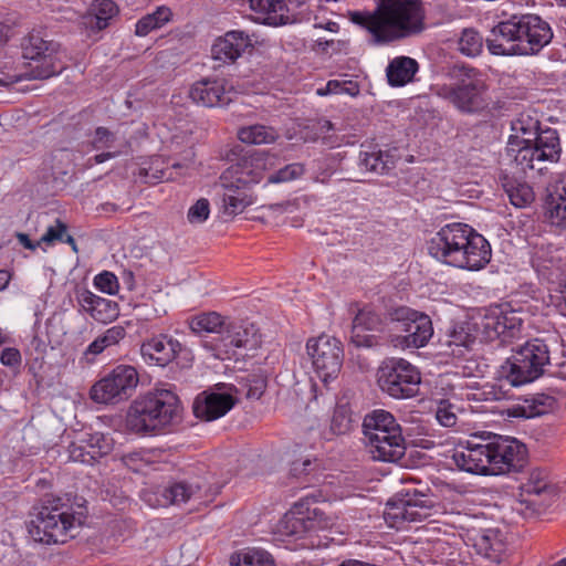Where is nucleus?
<instances>
[{"label": "nucleus", "instance_id": "18", "mask_svg": "<svg viewBox=\"0 0 566 566\" xmlns=\"http://www.w3.org/2000/svg\"><path fill=\"white\" fill-rule=\"evenodd\" d=\"M260 343L258 329L252 323L228 318L222 335L213 338L212 349L234 355L238 348H255Z\"/></svg>", "mask_w": 566, "mask_h": 566}, {"label": "nucleus", "instance_id": "62", "mask_svg": "<svg viewBox=\"0 0 566 566\" xmlns=\"http://www.w3.org/2000/svg\"><path fill=\"white\" fill-rule=\"evenodd\" d=\"M343 91L340 82L336 80H331L327 82L326 86L324 88H318L317 94L318 95H327V94H338Z\"/></svg>", "mask_w": 566, "mask_h": 566}, {"label": "nucleus", "instance_id": "56", "mask_svg": "<svg viewBox=\"0 0 566 566\" xmlns=\"http://www.w3.org/2000/svg\"><path fill=\"white\" fill-rule=\"evenodd\" d=\"M116 140V136L114 133H112L106 127H97L95 129L93 139H92V146L96 150L101 149H109L114 146Z\"/></svg>", "mask_w": 566, "mask_h": 566}, {"label": "nucleus", "instance_id": "45", "mask_svg": "<svg viewBox=\"0 0 566 566\" xmlns=\"http://www.w3.org/2000/svg\"><path fill=\"white\" fill-rule=\"evenodd\" d=\"M57 48L53 42L43 40L39 34L31 33L22 42L23 59L32 61Z\"/></svg>", "mask_w": 566, "mask_h": 566}, {"label": "nucleus", "instance_id": "6", "mask_svg": "<svg viewBox=\"0 0 566 566\" xmlns=\"http://www.w3.org/2000/svg\"><path fill=\"white\" fill-rule=\"evenodd\" d=\"M559 337L534 338L512 349V355L502 364L500 374L512 386H522L542 377L546 368L555 365L552 347L558 346Z\"/></svg>", "mask_w": 566, "mask_h": 566}, {"label": "nucleus", "instance_id": "52", "mask_svg": "<svg viewBox=\"0 0 566 566\" xmlns=\"http://www.w3.org/2000/svg\"><path fill=\"white\" fill-rule=\"evenodd\" d=\"M315 169V180L326 182L329 177L337 170L338 160L331 156H325L313 161Z\"/></svg>", "mask_w": 566, "mask_h": 566}, {"label": "nucleus", "instance_id": "42", "mask_svg": "<svg viewBox=\"0 0 566 566\" xmlns=\"http://www.w3.org/2000/svg\"><path fill=\"white\" fill-rule=\"evenodd\" d=\"M486 40L483 39L481 33L473 29H463L458 39V51L469 57H475L483 51Z\"/></svg>", "mask_w": 566, "mask_h": 566}, {"label": "nucleus", "instance_id": "9", "mask_svg": "<svg viewBox=\"0 0 566 566\" xmlns=\"http://www.w3.org/2000/svg\"><path fill=\"white\" fill-rule=\"evenodd\" d=\"M461 78L450 84H437L433 86L436 95L451 103L463 113H476L484 108L485 91L484 82L478 77V71L473 67L459 69Z\"/></svg>", "mask_w": 566, "mask_h": 566}, {"label": "nucleus", "instance_id": "21", "mask_svg": "<svg viewBox=\"0 0 566 566\" xmlns=\"http://www.w3.org/2000/svg\"><path fill=\"white\" fill-rule=\"evenodd\" d=\"M491 450L489 443H471L460 446L453 451L452 460L454 464L462 471L491 475Z\"/></svg>", "mask_w": 566, "mask_h": 566}, {"label": "nucleus", "instance_id": "47", "mask_svg": "<svg viewBox=\"0 0 566 566\" xmlns=\"http://www.w3.org/2000/svg\"><path fill=\"white\" fill-rule=\"evenodd\" d=\"M523 489L528 494L542 495L551 493L553 485L549 482L548 474L545 470L535 468L530 471L528 479L524 483Z\"/></svg>", "mask_w": 566, "mask_h": 566}, {"label": "nucleus", "instance_id": "20", "mask_svg": "<svg viewBox=\"0 0 566 566\" xmlns=\"http://www.w3.org/2000/svg\"><path fill=\"white\" fill-rule=\"evenodd\" d=\"M190 352L172 336L160 334L146 339L140 345V355L144 361L150 366L165 367L178 355Z\"/></svg>", "mask_w": 566, "mask_h": 566}, {"label": "nucleus", "instance_id": "23", "mask_svg": "<svg viewBox=\"0 0 566 566\" xmlns=\"http://www.w3.org/2000/svg\"><path fill=\"white\" fill-rule=\"evenodd\" d=\"M252 46V39L248 33L231 30L214 41L211 46V56L221 64H231Z\"/></svg>", "mask_w": 566, "mask_h": 566}, {"label": "nucleus", "instance_id": "55", "mask_svg": "<svg viewBox=\"0 0 566 566\" xmlns=\"http://www.w3.org/2000/svg\"><path fill=\"white\" fill-rule=\"evenodd\" d=\"M94 286L109 295H115L119 289L117 276L108 271H103L94 277Z\"/></svg>", "mask_w": 566, "mask_h": 566}, {"label": "nucleus", "instance_id": "60", "mask_svg": "<svg viewBox=\"0 0 566 566\" xmlns=\"http://www.w3.org/2000/svg\"><path fill=\"white\" fill-rule=\"evenodd\" d=\"M66 230V224L57 219L54 226L46 229L45 233L41 237L40 242L52 244L54 241H63Z\"/></svg>", "mask_w": 566, "mask_h": 566}, {"label": "nucleus", "instance_id": "3", "mask_svg": "<svg viewBox=\"0 0 566 566\" xmlns=\"http://www.w3.org/2000/svg\"><path fill=\"white\" fill-rule=\"evenodd\" d=\"M513 134L509 138L506 151L513 158L521 171L536 169L542 171V163L558 161L560 157V143L556 129L542 128L539 120L522 113L511 125Z\"/></svg>", "mask_w": 566, "mask_h": 566}, {"label": "nucleus", "instance_id": "22", "mask_svg": "<svg viewBox=\"0 0 566 566\" xmlns=\"http://www.w3.org/2000/svg\"><path fill=\"white\" fill-rule=\"evenodd\" d=\"M232 88L223 78L197 81L189 91L190 98L206 107L223 106L232 101Z\"/></svg>", "mask_w": 566, "mask_h": 566}, {"label": "nucleus", "instance_id": "36", "mask_svg": "<svg viewBox=\"0 0 566 566\" xmlns=\"http://www.w3.org/2000/svg\"><path fill=\"white\" fill-rule=\"evenodd\" d=\"M118 14V7L113 0H95L90 9L87 24L92 29L103 30Z\"/></svg>", "mask_w": 566, "mask_h": 566}, {"label": "nucleus", "instance_id": "24", "mask_svg": "<svg viewBox=\"0 0 566 566\" xmlns=\"http://www.w3.org/2000/svg\"><path fill=\"white\" fill-rule=\"evenodd\" d=\"M235 405L232 395L227 392L199 394L192 405L193 415L205 421H213L228 413Z\"/></svg>", "mask_w": 566, "mask_h": 566}, {"label": "nucleus", "instance_id": "34", "mask_svg": "<svg viewBox=\"0 0 566 566\" xmlns=\"http://www.w3.org/2000/svg\"><path fill=\"white\" fill-rule=\"evenodd\" d=\"M228 318L222 317L217 312H207L195 315L188 319L189 328L197 335L214 334L216 337L222 335Z\"/></svg>", "mask_w": 566, "mask_h": 566}, {"label": "nucleus", "instance_id": "8", "mask_svg": "<svg viewBox=\"0 0 566 566\" xmlns=\"http://www.w3.org/2000/svg\"><path fill=\"white\" fill-rule=\"evenodd\" d=\"M365 444L371 458L382 462H399L406 452L401 426L387 410L376 409L363 420Z\"/></svg>", "mask_w": 566, "mask_h": 566}, {"label": "nucleus", "instance_id": "32", "mask_svg": "<svg viewBox=\"0 0 566 566\" xmlns=\"http://www.w3.org/2000/svg\"><path fill=\"white\" fill-rule=\"evenodd\" d=\"M545 203L552 223L560 226L566 221V175L548 189Z\"/></svg>", "mask_w": 566, "mask_h": 566}, {"label": "nucleus", "instance_id": "1", "mask_svg": "<svg viewBox=\"0 0 566 566\" xmlns=\"http://www.w3.org/2000/svg\"><path fill=\"white\" fill-rule=\"evenodd\" d=\"M352 21L367 29L375 44H388L424 29L421 0H378L373 11H356Z\"/></svg>", "mask_w": 566, "mask_h": 566}, {"label": "nucleus", "instance_id": "16", "mask_svg": "<svg viewBox=\"0 0 566 566\" xmlns=\"http://www.w3.org/2000/svg\"><path fill=\"white\" fill-rule=\"evenodd\" d=\"M478 326L483 340L505 345L520 336L522 318L514 311L504 312L496 307L489 311Z\"/></svg>", "mask_w": 566, "mask_h": 566}, {"label": "nucleus", "instance_id": "51", "mask_svg": "<svg viewBox=\"0 0 566 566\" xmlns=\"http://www.w3.org/2000/svg\"><path fill=\"white\" fill-rule=\"evenodd\" d=\"M315 469V464L310 459L295 460L291 464L290 474L296 479L301 484L310 485L312 482V473Z\"/></svg>", "mask_w": 566, "mask_h": 566}, {"label": "nucleus", "instance_id": "46", "mask_svg": "<svg viewBox=\"0 0 566 566\" xmlns=\"http://www.w3.org/2000/svg\"><path fill=\"white\" fill-rule=\"evenodd\" d=\"M357 329L382 331L384 319L373 307L360 308L353 319V332Z\"/></svg>", "mask_w": 566, "mask_h": 566}, {"label": "nucleus", "instance_id": "13", "mask_svg": "<svg viewBox=\"0 0 566 566\" xmlns=\"http://www.w3.org/2000/svg\"><path fill=\"white\" fill-rule=\"evenodd\" d=\"M306 350L312 359L315 373L324 384L337 378L344 359L340 340L322 334L307 340Z\"/></svg>", "mask_w": 566, "mask_h": 566}, {"label": "nucleus", "instance_id": "53", "mask_svg": "<svg viewBox=\"0 0 566 566\" xmlns=\"http://www.w3.org/2000/svg\"><path fill=\"white\" fill-rule=\"evenodd\" d=\"M352 428V417L348 409L345 406L335 408L332 421L331 430L335 434H345Z\"/></svg>", "mask_w": 566, "mask_h": 566}, {"label": "nucleus", "instance_id": "7", "mask_svg": "<svg viewBox=\"0 0 566 566\" xmlns=\"http://www.w3.org/2000/svg\"><path fill=\"white\" fill-rule=\"evenodd\" d=\"M82 517L71 513V506L60 497L46 499L30 515L27 524L30 537L42 544H63L75 537L74 531L82 525Z\"/></svg>", "mask_w": 566, "mask_h": 566}, {"label": "nucleus", "instance_id": "38", "mask_svg": "<svg viewBox=\"0 0 566 566\" xmlns=\"http://www.w3.org/2000/svg\"><path fill=\"white\" fill-rule=\"evenodd\" d=\"M185 165L175 163L171 167L165 166L160 157H155L150 160L148 167L139 169V176L145 179V182L155 184L158 181H167L174 179L171 169H185Z\"/></svg>", "mask_w": 566, "mask_h": 566}, {"label": "nucleus", "instance_id": "5", "mask_svg": "<svg viewBox=\"0 0 566 566\" xmlns=\"http://www.w3.org/2000/svg\"><path fill=\"white\" fill-rule=\"evenodd\" d=\"M178 396L168 389H156L138 397L127 413V428L137 434H156L181 421Z\"/></svg>", "mask_w": 566, "mask_h": 566}, {"label": "nucleus", "instance_id": "15", "mask_svg": "<svg viewBox=\"0 0 566 566\" xmlns=\"http://www.w3.org/2000/svg\"><path fill=\"white\" fill-rule=\"evenodd\" d=\"M434 505L424 494L415 492L389 501L384 512L390 527L402 528L405 523L422 522L433 514Z\"/></svg>", "mask_w": 566, "mask_h": 566}, {"label": "nucleus", "instance_id": "29", "mask_svg": "<svg viewBox=\"0 0 566 566\" xmlns=\"http://www.w3.org/2000/svg\"><path fill=\"white\" fill-rule=\"evenodd\" d=\"M78 303L96 322L106 324L118 316V304L114 301L101 297L91 291H83L78 295Z\"/></svg>", "mask_w": 566, "mask_h": 566}, {"label": "nucleus", "instance_id": "44", "mask_svg": "<svg viewBox=\"0 0 566 566\" xmlns=\"http://www.w3.org/2000/svg\"><path fill=\"white\" fill-rule=\"evenodd\" d=\"M448 337L447 344L451 348L450 354L457 357L464 356L475 342V337L463 326L454 327Z\"/></svg>", "mask_w": 566, "mask_h": 566}, {"label": "nucleus", "instance_id": "35", "mask_svg": "<svg viewBox=\"0 0 566 566\" xmlns=\"http://www.w3.org/2000/svg\"><path fill=\"white\" fill-rule=\"evenodd\" d=\"M229 168H238V172H242V182L235 180L234 186L238 190L234 191V196L239 195H253L251 192V186L259 184L264 178V170L260 165H254L252 159H243Z\"/></svg>", "mask_w": 566, "mask_h": 566}, {"label": "nucleus", "instance_id": "31", "mask_svg": "<svg viewBox=\"0 0 566 566\" xmlns=\"http://www.w3.org/2000/svg\"><path fill=\"white\" fill-rule=\"evenodd\" d=\"M556 400L546 394H535L524 398L509 409V416L514 418H535L554 409Z\"/></svg>", "mask_w": 566, "mask_h": 566}, {"label": "nucleus", "instance_id": "2", "mask_svg": "<svg viewBox=\"0 0 566 566\" xmlns=\"http://www.w3.org/2000/svg\"><path fill=\"white\" fill-rule=\"evenodd\" d=\"M428 252L444 264L469 271L483 269L492 256L489 241L462 222L443 226L429 240Z\"/></svg>", "mask_w": 566, "mask_h": 566}, {"label": "nucleus", "instance_id": "19", "mask_svg": "<svg viewBox=\"0 0 566 566\" xmlns=\"http://www.w3.org/2000/svg\"><path fill=\"white\" fill-rule=\"evenodd\" d=\"M64 64L60 59L59 49L55 48L39 59L29 62L25 72H9L4 77H0V85H11L24 80H45L60 74L64 70Z\"/></svg>", "mask_w": 566, "mask_h": 566}, {"label": "nucleus", "instance_id": "10", "mask_svg": "<svg viewBox=\"0 0 566 566\" xmlns=\"http://www.w3.org/2000/svg\"><path fill=\"white\" fill-rule=\"evenodd\" d=\"M387 316L391 323L397 324V329L402 333L391 339L396 348L424 347L433 335L432 321L422 312L408 306H397L389 308Z\"/></svg>", "mask_w": 566, "mask_h": 566}, {"label": "nucleus", "instance_id": "11", "mask_svg": "<svg viewBox=\"0 0 566 566\" xmlns=\"http://www.w3.org/2000/svg\"><path fill=\"white\" fill-rule=\"evenodd\" d=\"M380 389L396 399L416 396L421 382L420 371L403 358H389L378 369Z\"/></svg>", "mask_w": 566, "mask_h": 566}, {"label": "nucleus", "instance_id": "33", "mask_svg": "<svg viewBox=\"0 0 566 566\" xmlns=\"http://www.w3.org/2000/svg\"><path fill=\"white\" fill-rule=\"evenodd\" d=\"M419 65L409 56H397L391 60L386 69L388 83L391 86H403L411 82L418 72Z\"/></svg>", "mask_w": 566, "mask_h": 566}, {"label": "nucleus", "instance_id": "39", "mask_svg": "<svg viewBox=\"0 0 566 566\" xmlns=\"http://www.w3.org/2000/svg\"><path fill=\"white\" fill-rule=\"evenodd\" d=\"M277 136L273 127L261 124L241 127L238 130V138L242 143L251 145L271 144L276 140Z\"/></svg>", "mask_w": 566, "mask_h": 566}, {"label": "nucleus", "instance_id": "54", "mask_svg": "<svg viewBox=\"0 0 566 566\" xmlns=\"http://www.w3.org/2000/svg\"><path fill=\"white\" fill-rule=\"evenodd\" d=\"M305 169L302 164L294 163L286 165L284 168L277 170L269 176L268 181L271 184L286 182L297 179L304 174Z\"/></svg>", "mask_w": 566, "mask_h": 566}, {"label": "nucleus", "instance_id": "28", "mask_svg": "<svg viewBox=\"0 0 566 566\" xmlns=\"http://www.w3.org/2000/svg\"><path fill=\"white\" fill-rule=\"evenodd\" d=\"M474 548L479 555L499 564L506 558L507 544L499 530L489 528L476 536Z\"/></svg>", "mask_w": 566, "mask_h": 566}, {"label": "nucleus", "instance_id": "14", "mask_svg": "<svg viewBox=\"0 0 566 566\" xmlns=\"http://www.w3.org/2000/svg\"><path fill=\"white\" fill-rule=\"evenodd\" d=\"M325 501V496L321 491H313L305 497L301 499L293 505V509L284 514L279 523V531L291 537H301L303 534L315 530L316 527H325L323 523V512L317 507L311 509L310 502L317 503Z\"/></svg>", "mask_w": 566, "mask_h": 566}, {"label": "nucleus", "instance_id": "63", "mask_svg": "<svg viewBox=\"0 0 566 566\" xmlns=\"http://www.w3.org/2000/svg\"><path fill=\"white\" fill-rule=\"evenodd\" d=\"M122 155L120 150H113V151H105L101 153L98 155H95L94 157L88 159V166H92L94 164H102L108 159L115 158L117 156Z\"/></svg>", "mask_w": 566, "mask_h": 566}, {"label": "nucleus", "instance_id": "64", "mask_svg": "<svg viewBox=\"0 0 566 566\" xmlns=\"http://www.w3.org/2000/svg\"><path fill=\"white\" fill-rule=\"evenodd\" d=\"M17 239L25 249L31 250V251H34L41 243L40 241L36 243H33L30 240L29 235L25 233H22V232L17 233Z\"/></svg>", "mask_w": 566, "mask_h": 566}, {"label": "nucleus", "instance_id": "41", "mask_svg": "<svg viewBox=\"0 0 566 566\" xmlns=\"http://www.w3.org/2000/svg\"><path fill=\"white\" fill-rule=\"evenodd\" d=\"M231 566H274L272 556L261 548H245L230 558Z\"/></svg>", "mask_w": 566, "mask_h": 566}, {"label": "nucleus", "instance_id": "37", "mask_svg": "<svg viewBox=\"0 0 566 566\" xmlns=\"http://www.w3.org/2000/svg\"><path fill=\"white\" fill-rule=\"evenodd\" d=\"M127 335L126 328L123 325H114L107 328L103 334L97 336L85 349L84 356H97L106 348L118 345Z\"/></svg>", "mask_w": 566, "mask_h": 566}, {"label": "nucleus", "instance_id": "50", "mask_svg": "<svg viewBox=\"0 0 566 566\" xmlns=\"http://www.w3.org/2000/svg\"><path fill=\"white\" fill-rule=\"evenodd\" d=\"M242 390H244L248 399H260L268 386V380L262 375H249L243 382H241Z\"/></svg>", "mask_w": 566, "mask_h": 566}, {"label": "nucleus", "instance_id": "27", "mask_svg": "<svg viewBox=\"0 0 566 566\" xmlns=\"http://www.w3.org/2000/svg\"><path fill=\"white\" fill-rule=\"evenodd\" d=\"M210 486L207 484L206 478H196L181 480L164 488V504H181L191 499H202L209 495Z\"/></svg>", "mask_w": 566, "mask_h": 566}, {"label": "nucleus", "instance_id": "17", "mask_svg": "<svg viewBox=\"0 0 566 566\" xmlns=\"http://www.w3.org/2000/svg\"><path fill=\"white\" fill-rule=\"evenodd\" d=\"M491 475L521 471L527 462L526 447L514 438H503L490 442Z\"/></svg>", "mask_w": 566, "mask_h": 566}, {"label": "nucleus", "instance_id": "4", "mask_svg": "<svg viewBox=\"0 0 566 566\" xmlns=\"http://www.w3.org/2000/svg\"><path fill=\"white\" fill-rule=\"evenodd\" d=\"M553 39L551 25L536 14H514L500 21L486 39L493 55H535Z\"/></svg>", "mask_w": 566, "mask_h": 566}, {"label": "nucleus", "instance_id": "12", "mask_svg": "<svg viewBox=\"0 0 566 566\" xmlns=\"http://www.w3.org/2000/svg\"><path fill=\"white\" fill-rule=\"evenodd\" d=\"M138 380V373L133 366L118 365L92 386L90 397L97 403L120 402L133 395Z\"/></svg>", "mask_w": 566, "mask_h": 566}, {"label": "nucleus", "instance_id": "40", "mask_svg": "<svg viewBox=\"0 0 566 566\" xmlns=\"http://www.w3.org/2000/svg\"><path fill=\"white\" fill-rule=\"evenodd\" d=\"M171 18V11L167 7H159L154 12L140 18L135 25V33L145 36L151 31L163 28Z\"/></svg>", "mask_w": 566, "mask_h": 566}, {"label": "nucleus", "instance_id": "57", "mask_svg": "<svg viewBox=\"0 0 566 566\" xmlns=\"http://www.w3.org/2000/svg\"><path fill=\"white\" fill-rule=\"evenodd\" d=\"M210 213L209 201L205 198L197 200L188 210V220L191 223H202L206 221Z\"/></svg>", "mask_w": 566, "mask_h": 566}, {"label": "nucleus", "instance_id": "25", "mask_svg": "<svg viewBox=\"0 0 566 566\" xmlns=\"http://www.w3.org/2000/svg\"><path fill=\"white\" fill-rule=\"evenodd\" d=\"M242 172H238V168H227L220 176V187L222 188V202L224 213L229 216H237L242 213L247 207L253 205V195H239L234 196L238 187L233 182H242Z\"/></svg>", "mask_w": 566, "mask_h": 566}, {"label": "nucleus", "instance_id": "61", "mask_svg": "<svg viewBox=\"0 0 566 566\" xmlns=\"http://www.w3.org/2000/svg\"><path fill=\"white\" fill-rule=\"evenodd\" d=\"M0 360L4 366L18 367L21 364V354L17 348L7 347L1 352Z\"/></svg>", "mask_w": 566, "mask_h": 566}, {"label": "nucleus", "instance_id": "58", "mask_svg": "<svg viewBox=\"0 0 566 566\" xmlns=\"http://www.w3.org/2000/svg\"><path fill=\"white\" fill-rule=\"evenodd\" d=\"M70 459L74 462H81L85 464H94L96 459L91 453V450L87 449L86 444H77L75 442L71 443L69 447Z\"/></svg>", "mask_w": 566, "mask_h": 566}, {"label": "nucleus", "instance_id": "30", "mask_svg": "<svg viewBox=\"0 0 566 566\" xmlns=\"http://www.w3.org/2000/svg\"><path fill=\"white\" fill-rule=\"evenodd\" d=\"M261 23L277 27L290 20L284 0H247Z\"/></svg>", "mask_w": 566, "mask_h": 566}, {"label": "nucleus", "instance_id": "43", "mask_svg": "<svg viewBox=\"0 0 566 566\" xmlns=\"http://www.w3.org/2000/svg\"><path fill=\"white\" fill-rule=\"evenodd\" d=\"M80 442L86 444L96 461L113 450V439L102 432H85Z\"/></svg>", "mask_w": 566, "mask_h": 566}, {"label": "nucleus", "instance_id": "49", "mask_svg": "<svg viewBox=\"0 0 566 566\" xmlns=\"http://www.w3.org/2000/svg\"><path fill=\"white\" fill-rule=\"evenodd\" d=\"M123 464L135 473H142L150 464V453L145 450L130 451L122 455Z\"/></svg>", "mask_w": 566, "mask_h": 566}, {"label": "nucleus", "instance_id": "59", "mask_svg": "<svg viewBox=\"0 0 566 566\" xmlns=\"http://www.w3.org/2000/svg\"><path fill=\"white\" fill-rule=\"evenodd\" d=\"M436 419L438 422L447 428L455 426L458 417L450 403L444 401L440 402L436 411Z\"/></svg>", "mask_w": 566, "mask_h": 566}, {"label": "nucleus", "instance_id": "48", "mask_svg": "<svg viewBox=\"0 0 566 566\" xmlns=\"http://www.w3.org/2000/svg\"><path fill=\"white\" fill-rule=\"evenodd\" d=\"M510 202L517 207L524 208L531 205L534 200V191L531 186L524 182H517L506 188Z\"/></svg>", "mask_w": 566, "mask_h": 566}, {"label": "nucleus", "instance_id": "26", "mask_svg": "<svg viewBox=\"0 0 566 566\" xmlns=\"http://www.w3.org/2000/svg\"><path fill=\"white\" fill-rule=\"evenodd\" d=\"M395 149H382L376 145H361L357 165L364 172L387 175L396 167L397 156Z\"/></svg>", "mask_w": 566, "mask_h": 566}]
</instances>
